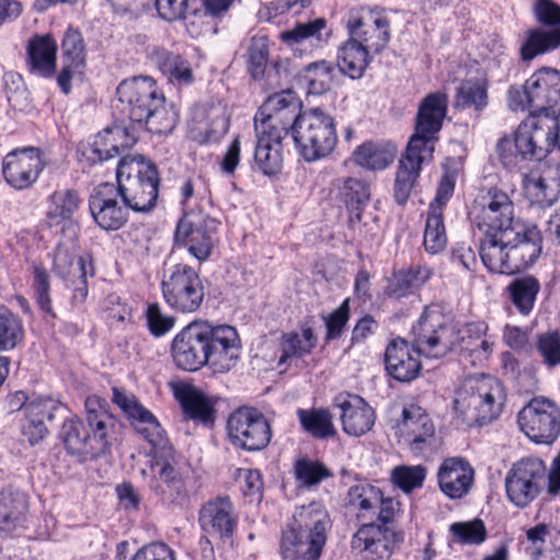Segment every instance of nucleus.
<instances>
[{
  "label": "nucleus",
  "instance_id": "f257e3e1",
  "mask_svg": "<svg viewBox=\"0 0 560 560\" xmlns=\"http://www.w3.org/2000/svg\"><path fill=\"white\" fill-rule=\"evenodd\" d=\"M447 113V96L435 92L427 95L419 105L415 133L401 155L394 185V198L404 206L420 176L422 164L432 161L434 143Z\"/></svg>",
  "mask_w": 560,
  "mask_h": 560
},
{
  "label": "nucleus",
  "instance_id": "f03ea898",
  "mask_svg": "<svg viewBox=\"0 0 560 560\" xmlns=\"http://www.w3.org/2000/svg\"><path fill=\"white\" fill-rule=\"evenodd\" d=\"M558 121L545 125L535 120L523 121L513 139L504 136L498 140L497 153L502 165L509 171L522 168L527 161H541L556 149Z\"/></svg>",
  "mask_w": 560,
  "mask_h": 560
},
{
  "label": "nucleus",
  "instance_id": "7ed1b4c3",
  "mask_svg": "<svg viewBox=\"0 0 560 560\" xmlns=\"http://www.w3.org/2000/svg\"><path fill=\"white\" fill-rule=\"evenodd\" d=\"M116 177L120 199L131 211H153L159 198L160 174L151 160L142 155H126L118 163Z\"/></svg>",
  "mask_w": 560,
  "mask_h": 560
},
{
  "label": "nucleus",
  "instance_id": "20e7f679",
  "mask_svg": "<svg viewBox=\"0 0 560 560\" xmlns=\"http://www.w3.org/2000/svg\"><path fill=\"white\" fill-rule=\"evenodd\" d=\"M504 400L501 382L494 377L483 376L464 383L457 393L454 409L467 425H483L500 416Z\"/></svg>",
  "mask_w": 560,
  "mask_h": 560
},
{
  "label": "nucleus",
  "instance_id": "39448f33",
  "mask_svg": "<svg viewBox=\"0 0 560 560\" xmlns=\"http://www.w3.org/2000/svg\"><path fill=\"white\" fill-rule=\"evenodd\" d=\"M292 138L299 154L306 162L325 159L331 154L338 141L335 119L319 107L303 110Z\"/></svg>",
  "mask_w": 560,
  "mask_h": 560
},
{
  "label": "nucleus",
  "instance_id": "423d86ee",
  "mask_svg": "<svg viewBox=\"0 0 560 560\" xmlns=\"http://www.w3.org/2000/svg\"><path fill=\"white\" fill-rule=\"evenodd\" d=\"M165 303L176 312L194 313L205 300V288L198 272L177 264L165 271L161 282Z\"/></svg>",
  "mask_w": 560,
  "mask_h": 560
},
{
  "label": "nucleus",
  "instance_id": "0eeeda50",
  "mask_svg": "<svg viewBox=\"0 0 560 560\" xmlns=\"http://www.w3.org/2000/svg\"><path fill=\"white\" fill-rule=\"evenodd\" d=\"M411 335L416 352L433 359L445 357L459 341L456 327L446 324L440 313L427 308L412 326Z\"/></svg>",
  "mask_w": 560,
  "mask_h": 560
},
{
  "label": "nucleus",
  "instance_id": "6e6552de",
  "mask_svg": "<svg viewBox=\"0 0 560 560\" xmlns=\"http://www.w3.org/2000/svg\"><path fill=\"white\" fill-rule=\"evenodd\" d=\"M230 443L238 450L258 452L265 450L272 438L271 424L255 407L242 406L226 420Z\"/></svg>",
  "mask_w": 560,
  "mask_h": 560
},
{
  "label": "nucleus",
  "instance_id": "1a4fd4ad",
  "mask_svg": "<svg viewBox=\"0 0 560 560\" xmlns=\"http://www.w3.org/2000/svg\"><path fill=\"white\" fill-rule=\"evenodd\" d=\"M171 355L175 366L185 372H196L210 358V323L192 322L173 338Z\"/></svg>",
  "mask_w": 560,
  "mask_h": 560
},
{
  "label": "nucleus",
  "instance_id": "9d476101",
  "mask_svg": "<svg viewBox=\"0 0 560 560\" xmlns=\"http://www.w3.org/2000/svg\"><path fill=\"white\" fill-rule=\"evenodd\" d=\"M470 214L480 233L506 232L522 222L515 218L510 196L497 187L489 188L475 199Z\"/></svg>",
  "mask_w": 560,
  "mask_h": 560
},
{
  "label": "nucleus",
  "instance_id": "9b49d317",
  "mask_svg": "<svg viewBox=\"0 0 560 560\" xmlns=\"http://www.w3.org/2000/svg\"><path fill=\"white\" fill-rule=\"evenodd\" d=\"M547 476V467L538 457H524L506 472L504 486L510 502L526 508L540 493Z\"/></svg>",
  "mask_w": 560,
  "mask_h": 560
},
{
  "label": "nucleus",
  "instance_id": "f8f14e48",
  "mask_svg": "<svg viewBox=\"0 0 560 560\" xmlns=\"http://www.w3.org/2000/svg\"><path fill=\"white\" fill-rule=\"evenodd\" d=\"M117 109L131 124L139 125L148 118V110L160 104L163 95L156 82L151 77H135L122 81L116 90Z\"/></svg>",
  "mask_w": 560,
  "mask_h": 560
},
{
  "label": "nucleus",
  "instance_id": "ddd939ff",
  "mask_svg": "<svg viewBox=\"0 0 560 560\" xmlns=\"http://www.w3.org/2000/svg\"><path fill=\"white\" fill-rule=\"evenodd\" d=\"M349 37L374 54H380L390 39V23L384 10L359 8L349 12Z\"/></svg>",
  "mask_w": 560,
  "mask_h": 560
},
{
  "label": "nucleus",
  "instance_id": "4468645a",
  "mask_svg": "<svg viewBox=\"0 0 560 560\" xmlns=\"http://www.w3.org/2000/svg\"><path fill=\"white\" fill-rule=\"evenodd\" d=\"M517 423L532 441L551 444L560 434V408L550 399L533 398L518 412Z\"/></svg>",
  "mask_w": 560,
  "mask_h": 560
},
{
  "label": "nucleus",
  "instance_id": "2eb2a0df",
  "mask_svg": "<svg viewBox=\"0 0 560 560\" xmlns=\"http://www.w3.org/2000/svg\"><path fill=\"white\" fill-rule=\"evenodd\" d=\"M45 166V154L40 148H16L2 159V175L12 188L23 190L38 180Z\"/></svg>",
  "mask_w": 560,
  "mask_h": 560
},
{
  "label": "nucleus",
  "instance_id": "dca6fc26",
  "mask_svg": "<svg viewBox=\"0 0 560 560\" xmlns=\"http://www.w3.org/2000/svg\"><path fill=\"white\" fill-rule=\"evenodd\" d=\"M346 505L362 521L389 524L395 516V502L384 498L382 490L368 481L359 480L348 489Z\"/></svg>",
  "mask_w": 560,
  "mask_h": 560
},
{
  "label": "nucleus",
  "instance_id": "f3484780",
  "mask_svg": "<svg viewBox=\"0 0 560 560\" xmlns=\"http://www.w3.org/2000/svg\"><path fill=\"white\" fill-rule=\"evenodd\" d=\"M396 434L399 435V442L407 444L418 455L432 453L438 446L435 428L430 416L415 405L404 408Z\"/></svg>",
  "mask_w": 560,
  "mask_h": 560
},
{
  "label": "nucleus",
  "instance_id": "a211bd4d",
  "mask_svg": "<svg viewBox=\"0 0 560 560\" xmlns=\"http://www.w3.org/2000/svg\"><path fill=\"white\" fill-rule=\"evenodd\" d=\"M89 210L102 230L117 231L127 223L131 209L121 201L115 184L102 183L89 197Z\"/></svg>",
  "mask_w": 560,
  "mask_h": 560
},
{
  "label": "nucleus",
  "instance_id": "6ab92c4d",
  "mask_svg": "<svg viewBox=\"0 0 560 560\" xmlns=\"http://www.w3.org/2000/svg\"><path fill=\"white\" fill-rule=\"evenodd\" d=\"M525 88L532 112L560 115V70L541 67L525 81Z\"/></svg>",
  "mask_w": 560,
  "mask_h": 560
},
{
  "label": "nucleus",
  "instance_id": "aec40b11",
  "mask_svg": "<svg viewBox=\"0 0 560 560\" xmlns=\"http://www.w3.org/2000/svg\"><path fill=\"white\" fill-rule=\"evenodd\" d=\"M156 474L149 482L158 502L167 509H183L189 502V493L183 474L167 460H156Z\"/></svg>",
  "mask_w": 560,
  "mask_h": 560
},
{
  "label": "nucleus",
  "instance_id": "412c9836",
  "mask_svg": "<svg viewBox=\"0 0 560 560\" xmlns=\"http://www.w3.org/2000/svg\"><path fill=\"white\" fill-rule=\"evenodd\" d=\"M402 541V536L392 529L388 524L369 522L363 524L352 536L351 549L365 559H385L390 556L395 546Z\"/></svg>",
  "mask_w": 560,
  "mask_h": 560
},
{
  "label": "nucleus",
  "instance_id": "4be33fe9",
  "mask_svg": "<svg viewBox=\"0 0 560 560\" xmlns=\"http://www.w3.org/2000/svg\"><path fill=\"white\" fill-rule=\"evenodd\" d=\"M509 248L512 273L532 266L541 254V234L539 229L524 222L503 233Z\"/></svg>",
  "mask_w": 560,
  "mask_h": 560
},
{
  "label": "nucleus",
  "instance_id": "5701e85b",
  "mask_svg": "<svg viewBox=\"0 0 560 560\" xmlns=\"http://www.w3.org/2000/svg\"><path fill=\"white\" fill-rule=\"evenodd\" d=\"M85 421L92 438V456L109 451L117 427L116 418L108 410V402L98 396H89L84 402Z\"/></svg>",
  "mask_w": 560,
  "mask_h": 560
},
{
  "label": "nucleus",
  "instance_id": "b1692460",
  "mask_svg": "<svg viewBox=\"0 0 560 560\" xmlns=\"http://www.w3.org/2000/svg\"><path fill=\"white\" fill-rule=\"evenodd\" d=\"M209 215L200 210H190L178 221L174 233L177 245L187 247L190 255L198 261L210 257Z\"/></svg>",
  "mask_w": 560,
  "mask_h": 560
},
{
  "label": "nucleus",
  "instance_id": "393cba45",
  "mask_svg": "<svg viewBox=\"0 0 560 560\" xmlns=\"http://www.w3.org/2000/svg\"><path fill=\"white\" fill-rule=\"evenodd\" d=\"M440 491L451 500L465 498L475 481V469L460 456L447 457L439 466L436 472Z\"/></svg>",
  "mask_w": 560,
  "mask_h": 560
},
{
  "label": "nucleus",
  "instance_id": "a878e982",
  "mask_svg": "<svg viewBox=\"0 0 560 560\" xmlns=\"http://www.w3.org/2000/svg\"><path fill=\"white\" fill-rule=\"evenodd\" d=\"M334 404L341 411L342 429L347 434L361 436L372 429L374 410L359 395L340 393L335 397Z\"/></svg>",
  "mask_w": 560,
  "mask_h": 560
},
{
  "label": "nucleus",
  "instance_id": "bb28decb",
  "mask_svg": "<svg viewBox=\"0 0 560 560\" xmlns=\"http://www.w3.org/2000/svg\"><path fill=\"white\" fill-rule=\"evenodd\" d=\"M416 349L404 338H394L385 350V369L393 378L399 382L415 380L421 370Z\"/></svg>",
  "mask_w": 560,
  "mask_h": 560
},
{
  "label": "nucleus",
  "instance_id": "cd10ccee",
  "mask_svg": "<svg viewBox=\"0 0 560 560\" xmlns=\"http://www.w3.org/2000/svg\"><path fill=\"white\" fill-rule=\"evenodd\" d=\"M434 276V270L425 264H412L393 271L387 279L385 294L400 300L418 293Z\"/></svg>",
  "mask_w": 560,
  "mask_h": 560
},
{
  "label": "nucleus",
  "instance_id": "c85d7f7f",
  "mask_svg": "<svg viewBox=\"0 0 560 560\" xmlns=\"http://www.w3.org/2000/svg\"><path fill=\"white\" fill-rule=\"evenodd\" d=\"M113 402L117 405L132 425L153 444L161 436L162 428L154 415L143 407L135 396L127 395L118 388L113 389Z\"/></svg>",
  "mask_w": 560,
  "mask_h": 560
},
{
  "label": "nucleus",
  "instance_id": "c756f323",
  "mask_svg": "<svg viewBox=\"0 0 560 560\" xmlns=\"http://www.w3.org/2000/svg\"><path fill=\"white\" fill-rule=\"evenodd\" d=\"M135 126L130 127L115 124L98 132L92 145L93 161L104 162L120 153V149H129L137 142Z\"/></svg>",
  "mask_w": 560,
  "mask_h": 560
},
{
  "label": "nucleus",
  "instance_id": "7c9ffc66",
  "mask_svg": "<svg viewBox=\"0 0 560 560\" xmlns=\"http://www.w3.org/2000/svg\"><path fill=\"white\" fill-rule=\"evenodd\" d=\"M301 334L292 330L282 332L279 338L280 357L277 366H284V370L290 365L293 359H302L312 353L317 345V337L310 322H303L300 325Z\"/></svg>",
  "mask_w": 560,
  "mask_h": 560
},
{
  "label": "nucleus",
  "instance_id": "2f4dec72",
  "mask_svg": "<svg viewBox=\"0 0 560 560\" xmlns=\"http://www.w3.org/2000/svg\"><path fill=\"white\" fill-rule=\"evenodd\" d=\"M170 387L186 419L203 424L210 422V398L203 392L182 381L171 382Z\"/></svg>",
  "mask_w": 560,
  "mask_h": 560
},
{
  "label": "nucleus",
  "instance_id": "473e14b6",
  "mask_svg": "<svg viewBox=\"0 0 560 560\" xmlns=\"http://www.w3.org/2000/svg\"><path fill=\"white\" fill-rule=\"evenodd\" d=\"M57 43L51 35H35L26 47V62L31 73L51 78L56 72Z\"/></svg>",
  "mask_w": 560,
  "mask_h": 560
},
{
  "label": "nucleus",
  "instance_id": "72a5a7b5",
  "mask_svg": "<svg viewBox=\"0 0 560 560\" xmlns=\"http://www.w3.org/2000/svg\"><path fill=\"white\" fill-rule=\"evenodd\" d=\"M255 129V167L266 176H275L282 170V140L262 129Z\"/></svg>",
  "mask_w": 560,
  "mask_h": 560
},
{
  "label": "nucleus",
  "instance_id": "f704fd0d",
  "mask_svg": "<svg viewBox=\"0 0 560 560\" xmlns=\"http://www.w3.org/2000/svg\"><path fill=\"white\" fill-rule=\"evenodd\" d=\"M503 232L481 233L479 240V255L483 266L489 272L513 275L506 240Z\"/></svg>",
  "mask_w": 560,
  "mask_h": 560
},
{
  "label": "nucleus",
  "instance_id": "c9c22d12",
  "mask_svg": "<svg viewBox=\"0 0 560 560\" xmlns=\"http://www.w3.org/2000/svg\"><path fill=\"white\" fill-rule=\"evenodd\" d=\"M28 512L25 493L13 487L0 490V532L12 533L24 526Z\"/></svg>",
  "mask_w": 560,
  "mask_h": 560
},
{
  "label": "nucleus",
  "instance_id": "e433bc0d",
  "mask_svg": "<svg viewBox=\"0 0 560 560\" xmlns=\"http://www.w3.org/2000/svg\"><path fill=\"white\" fill-rule=\"evenodd\" d=\"M151 61L167 77L173 84L189 85L194 82V73L188 60L180 55L155 46L150 51Z\"/></svg>",
  "mask_w": 560,
  "mask_h": 560
},
{
  "label": "nucleus",
  "instance_id": "4c0bfd02",
  "mask_svg": "<svg viewBox=\"0 0 560 560\" xmlns=\"http://www.w3.org/2000/svg\"><path fill=\"white\" fill-rule=\"evenodd\" d=\"M541 285L533 275H525L514 278L504 289V295L515 311L528 316L536 304Z\"/></svg>",
  "mask_w": 560,
  "mask_h": 560
},
{
  "label": "nucleus",
  "instance_id": "58836bf2",
  "mask_svg": "<svg viewBox=\"0 0 560 560\" xmlns=\"http://www.w3.org/2000/svg\"><path fill=\"white\" fill-rule=\"evenodd\" d=\"M323 549L291 524L282 530L280 555L283 560H318Z\"/></svg>",
  "mask_w": 560,
  "mask_h": 560
},
{
  "label": "nucleus",
  "instance_id": "ea45409f",
  "mask_svg": "<svg viewBox=\"0 0 560 560\" xmlns=\"http://www.w3.org/2000/svg\"><path fill=\"white\" fill-rule=\"evenodd\" d=\"M329 522L328 514L318 504L312 503L302 506L290 523L303 534L307 535L314 545L324 548L327 537L326 528Z\"/></svg>",
  "mask_w": 560,
  "mask_h": 560
},
{
  "label": "nucleus",
  "instance_id": "a19ab883",
  "mask_svg": "<svg viewBox=\"0 0 560 560\" xmlns=\"http://www.w3.org/2000/svg\"><path fill=\"white\" fill-rule=\"evenodd\" d=\"M338 189V198L345 203L349 212V223H359L362 212L370 199L368 185L353 177L339 178L335 182Z\"/></svg>",
  "mask_w": 560,
  "mask_h": 560
},
{
  "label": "nucleus",
  "instance_id": "79ce46f5",
  "mask_svg": "<svg viewBox=\"0 0 560 560\" xmlns=\"http://www.w3.org/2000/svg\"><path fill=\"white\" fill-rule=\"evenodd\" d=\"M370 50L349 37L338 49L337 67L340 73L358 80L371 62Z\"/></svg>",
  "mask_w": 560,
  "mask_h": 560
},
{
  "label": "nucleus",
  "instance_id": "37998d69",
  "mask_svg": "<svg viewBox=\"0 0 560 560\" xmlns=\"http://www.w3.org/2000/svg\"><path fill=\"white\" fill-rule=\"evenodd\" d=\"M522 184L526 198L539 208L551 207L560 197V179L525 174Z\"/></svg>",
  "mask_w": 560,
  "mask_h": 560
},
{
  "label": "nucleus",
  "instance_id": "c03bdc74",
  "mask_svg": "<svg viewBox=\"0 0 560 560\" xmlns=\"http://www.w3.org/2000/svg\"><path fill=\"white\" fill-rule=\"evenodd\" d=\"M396 155V148L389 142L366 141L353 152L354 162L371 171L388 167Z\"/></svg>",
  "mask_w": 560,
  "mask_h": 560
},
{
  "label": "nucleus",
  "instance_id": "a18cd8bd",
  "mask_svg": "<svg viewBox=\"0 0 560 560\" xmlns=\"http://www.w3.org/2000/svg\"><path fill=\"white\" fill-rule=\"evenodd\" d=\"M238 525V513L228 495H219L212 501V532L224 542L232 545Z\"/></svg>",
  "mask_w": 560,
  "mask_h": 560
},
{
  "label": "nucleus",
  "instance_id": "49530a36",
  "mask_svg": "<svg viewBox=\"0 0 560 560\" xmlns=\"http://www.w3.org/2000/svg\"><path fill=\"white\" fill-rule=\"evenodd\" d=\"M60 439L71 455H91L92 438L82 420L78 417L66 419L60 430Z\"/></svg>",
  "mask_w": 560,
  "mask_h": 560
},
{
  "label": "nucleus",
  "instance_id": "de8ad7c7",
  "mask_svg": "<svg viewBox=\"0 0 560 560\" xmlns=\"http://www.w3.org/2000/svg\"><path fill=\"white\" fill-rule=\"evenodd\" d=\"M301 428L304 432L317 440H326L336 434L332 416L324 408L298 409Z\"/></svg>",
  "mask_w": 560,
  "mask_h": 560
},
{
  "label": "nucleus",
  "instance_id": "09e8293b",
  "mask_svg": "<svg viewBox=\"0 0 560 560\" xmlns=\"http://www.w3.org/2000/svg\"><path fill=\"white\" fill-rule=\"evenodd\" d=\"M159 103L148 110V118L142 119L138 126H145L151 133L167 135L178 122V112L172 103L166 102L164 94L160 96Z\"/></svg>",
  "mask_w": 560,
  "mask_h": 560
},
{
  "label": "nucleus",
  "instance_id": "8fccbe9b",
  "mask_svg": "<svg viewBox=\"0 0 560 560\" xmlns=\"http://www.w3.org/2000/svg\"><path fill=\"white\" fill-rule=\"evenodd\" d=\"M303 110H279L276 113L255 115L254 117V127L255 129H260L262 126L265 131L276 136L277 139H283L285 136L291 133L293 136L294 128L296 126L298 119H300V114Z\"/></svg>",
  "mask_w": 560,
  "mask_h": 560
},
{
  "label": "nucleus",
  "instance_id": "3c124183",
  "mask_svg": "<svg viewBox=\"0 0 560 560\" xmlns=\"http://www.w3.org/2000/svg\"><path fill=\"white\" fill-rule=\"evenodd\" d=\"M82 199L75 189H61L48 197L47 217L56 224L72 220L80 209Z\"/></svg>",
  "mask_w": 560,
  "mask_h": 560
},
{
  "label": "nucleus",
  "instance_id": "603ef678",
  "mask_svg": "<svg viewBox=\"0 0 560 560\" xmlns=\"http://www.w3.org/2000/svg\"><path fill=\"white\" fill-rule=\"evenodd\" d=\"M336 77V67L332 62L319 60L305 66L301 79L307 85V93L322 95L326 93Z\"/></svg>",
  "mask_w": 560,
  "mask_h": 560
},
{
  "label": "nucleus",
  "instance_id": "864d4df0",
  "mask_svg": "<svg viewBox=\"0 0 560 560\" xmlns=\"http://www.w3.org/2000/svg\"><path fill=\"white\" fill-rule=\"evenodd\" d=\"M423 247L427 253L435 255L444 250L447 244L443 211L428 209L423 231Z\"/></svg>",
  "mask_w": 560,
  "mask_h": 560
},
{
  "label": "nucleus",
  "instance_id": "5fc2aeb1",
  "mask_svg": "<svg viewBox=\"0 0 560 560\" xmlns=\"http://www.w3.org/2000/svg\"><path fill=\"white\" fill-rule=\"evenodd\" d=\"M293 476L300 488L312 489L334 475L324 463L302 457L293 465Z\"/></svg>",
  "mask_w": 560,
  "mask_h": 560
},
{
  "label": "nucleus",
  "instance_id": "6e6d98bb",
  "mask_svg": "<svg viewBox=\"0 0 560 560\" xmlns=\"http://www.w3.org/2000/svg\"><path fill=\"white\" fill-rule=\"evenodd\" d=\"M488 104L487 88L478 81L466 80L458 86L455 96V107L465 109L474 107L483 109Z\"/></svg>",
  "mask_w": 560,
  "mask_h": 560
},
{
  "label": "nucleus",
  "instance_id": "4d7b16f0",
  "mask_svg": "<svg viewBox=\"0 0 560 560\" xmlns=\"http://www.w3.org/2000/svg\"><path fill=\"white\" fill-rule=\"evenodd\" d=\"M81 267L88 270V261L82 256H75L66 246L56 248L52 268L55 273L63 280L81 275Z\"/></svg>",
  "mask_w": 560,
  "mask_h": 560
},
{
  "label": "nucleus",
  "instance_id": "13d9d810",
  "mask_svg": "<svg viewBox=\"0 0 560 560\" xmlns=\"http://www.w3.org/2000/svg\"><path fill=\"white\" fill-rule=\"evenodd\" d=\"M427 476V468L422 465L397 466L392 470L393 483L406 493L423 486Z\"/></svg>",
  "mask_w": 560,
  "mask_h": 560
},
{
  "label": "nucleus",
  "instance_id": "bf43d9fd",
  "mask_svg": "<svg viewBox=\"0 0 560 560\" xmlns=\"http://www.w3.org/2000/svg\"><path fill=\"white\" fill-rule=\"evenodd\" d=\"M450 532L454 540L460 545H479L487 538V529L480 518L453 523Z\"/></svg>",
  "mask_w": 560,
  "mask_h": 560
},
{
  "label": "nucleus",
  "instance_id": "052dcab7",
  "mask_svg": "<svg viewBox=\"0 0 560 560\" xmlns=\"http://www.w3.org/2000/svg\"><path fill=\"white\" fill-rule=\"evenodd\" d=\"M155 8L161 19L173 22L186 18L187 24L194 14V8H201L197 0H155Z\"/></svg>",
  "mask_w": 560,
  "mask_h": 560
},
{
  "label": "nucleus",
  "instance_id": "680f3d73",
  "mask_svg": "<svg viewBox=\"0 0 560 560\" xmlns=\"http://www.w3.org/2000/svg\"><path fill=\"white\" fill-rule=\"evenodd\" d=\"M210 107L208 104H196L190 112L188 120V136L199 143L205 144L210 137Z\"/></svg>",
  "mask_w": 560,
  "mask_h": 560
},
{
  "label": "nucleus",
  "instance_id": "e2e57ef3",
  "mask_svg": "<svg viewBox=\"0 0 560 560\" xmlns=\"http://www.w3.org/2000/svg\"><path fill=\"white\" fill-rule=\"evenodd\" d=\"M22 338L21 320L7 308L0 311V351L13 349Z\"/></svg>",
  "mask_w": 560,
  "mask_h": 560
},
{
  "label": "nucleus",
  "instance_id": "0e129e2a",
  "mask_svg": "<svg viewBox=\"0 0 560 560\" xmlns=\"http://www.w3.org/2000/svg\"><path fill=\"white\" fill-rule=\"evenodd\" d=\"M144 319L149 332L155 338L165 336L174 328L176 323V318L165 314L159 303L148 304Z\"/></svg>",
  "mask_w": 560,
  "mask_h": 560
},
{
  "label": "nucleus",
  "instance_id": "69168bd1",
  "mask_svg": "<svg viewBox=\"0 0 560 560\" xmlns=\"http://www.w3.org/2000/svg\"><path fill=\"white\" fill-rule=\"evenodd\" d=\"M327 26L324 18H318L307 23H299L292 30L285 31L281 34V39L289 44H300L307 38H316L320 40L322 31Z\"/></svg>",
  "mask_w": 560,
  "mask_h": 560
},
{
  "label": "nucleus",
  "instance_id": "338daca9",
  "mask_svg": "<svg viewBox=\"0 0 560 560\" xmlns=\"http://www.w3.org/2000/svg\"><path fill=\"white\" fill-rule=\"evenodd\" d=\"M33 289L36 303L40 311L55 317L50 298V277L42 265H35L33 270Z\"/></svg>",
  "mask_w": 560,
  "mask_h": 560
},
{
  "label": "nucleus",
  "instance_id": "774afa93",
  "mask_svg": "<svg viewBox=\"0 0 560 560\" xmlns=\"http://www.w3.org/2000/svg\"><path fill=\"white\" fill-rule=\"evenodd\" d=\"M536 347L545 365L549 369L560 365V334L558 331L539 334Z\"/></svg>",
  "mask_w": 560,
  "mask_h": 560
}]
</instances>
